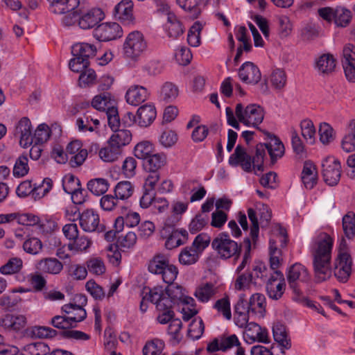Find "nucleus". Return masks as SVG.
Instances as JSON below:
<instances>
[{
  "label": "nucleus",
  "mask_w": 355,
  "mask_h": 355,
  "mask_svg": "<svg viewBox=\"0 0 355 355\" xmlns=\"http://www.w3.org/2000/svg\"><path fill=\"white\" fill-rule=\"evenodd\" d=\"M333 239L327 233H320L312 250L313 267L317 283L327 281L331 277V251Z\"/></svg>",
  "instance_id": "f257e3e1"
},
{
  "label": "nucleus",
  "mask_w": 355,
  "mask_h": 355,
  "mask_svg": "<svg viewBox=\"0 0 355 355\" xmlns=\"http://www.w3.org/2000/svg\"><path fill=\"white\" fill-rule=\"evenodd\" d=\"M225 112L228 125L235 129L239 130V122H241L247 126H252L261 131L259 125L262 123L265 113L263 108L260 105L250 104L244 107L241 103H238L235 107V115L230 107H226Z\"/></svg>",
  "instance_id": "f03ea898"
},
{
  "label": "nucleus",
  "mask_w": 355,
  "mask_h": 355,
  "mask_svg": "<svg viewBox=\"0 0 355 355\" xmlns=\"http://www.w3.org/2000/svg\"><path fill=\"white\" fill-rule=\"evenodd\" d=\"M76 303L66 304L62 306V311L67 315L72 314L74 311H78V315H55L51 318V324L55 328L68 331L76 327V324L87 318V312L83 308L87 304V297L84 295H76Z\"/></svg>",
  "instance_id": "7ed1b4c3"
},
{
  "label": "nucleus",
  "mask_w": 355,
  "mask_h": 355,
  "mask_svg": "<svg viewBox=\"0 0 355 355\" xmlns=\"http://www.w3.org/2000/svg\"><path fill=\"white\" fill-rule=\"evenodd\" d=\"M269 139L267 143H259L256 146L255 155L252 158L253 168L259 171H263V159L267 150L270 157L271 165L276 163L277 160L281 158L285 151L284 146L279 139L275 135L270 134L266 130H261Z\"/></svg>",
  "instance_id": "20e7f679"
},
{
  "label": "nucleus",
  "mask_w": 355,
  "mask_h": 355,
  "mask_svg": "<svg viewBox=\"0 0 355 355\" xmlns=\"http://www.w3.org/2000/svg\"><path fill=\"white\" fill-rule=\"evenodd\" d=\"M211 245L218 257L223 259L239 257L241 251V245L231 239L230 235L224 232L217 234Z\"/></svg>",
  "instance_id": "39448f33"
},
{
  "label": "nucleus",
  "mask_w": 355,
  "mask_h": 355,
  "mask_svg": "<svg viewBox=\"0 0 355 355\" xmlns=\"http://www.w3.org/2000/svg\"><path fill=\"white\" fill-rule=\"evenodd\" d=\"M51 12L57 15H65L62 21L66 26L73 24L78 15L74 12L78 8L79 0H47Z\"/></svg>",
  "instance_id": "423d86ee"
},
{
  "label": "nucleus",
  "mask_w": 355,
  "mask_h": 355,
  "mask_svg": "<svg viewBox=\"0 0 355 355\" xmlns=\"http://www.w3.org/2000/svg\"><path fill=\"white\" fill-rule=\"evenodd\" d=\"M147 43L143 34L137 31L130 33L123 43V55L132 60H137L146 50Z\"/></svg>",
  "instance_id": "0eeeda50"
},
{
  "label": "nucleus",
  "mask_w": 355,
  "mask_h": 355,
  "mask_svg": "<svg viewBox=\"0 0 355 355\" xmlns=\"http://www.w3.org/2000/svg\"><path fill=\"white\" fill-rule=\"evenodd\" d=\"M143 295V300H148L156 306L157 311L171 310L175 304L173 300L166 295L162 287L148 288Z\"/></svg>",
  "instance_id": "6e6552de"
},
{
  "label": "nucleus",
  "mask_w": 355,
  "mask_h": 355,
  "mask_svg": "<svg viewBox=\"0 0 355 355\" xmlns=\"http://www.w3.org/2000/svg\"><path fill=\"white\" fill-rule=\"evenodd\" d=\"M309 279L310 275L308 270L302 264L296 263L289 268L287 273V280L291 288L296 295H300L301 294L297 281L306 283Z\"/></svg>",
  "instance_id": "1a4fd4ad"
},
{
  "label": "nucleus",
  "mask_w": 355,
  "mask_h": 355,
  "mask_svg": "<svg viewBox=\"0 0 355 355\" xmlns=\"http://www.w3.org/2000/svg\"><path fill=\"white\" fill-rule=\"evenodd\" d=\"M322 166L324 181L329 186L336 185L341 175V166L339 160L333 157H327L323 161Z\"/></svg>",
  "instance_id": "9d476101"
},
{
  "label": "nucleus",
  "mask_w": 355,
  "mask_h": 355,
  "mask_svg": "<svg viewBox=\"0 0 355 355\" xmlns=\"http://www.w3.org/2000/svg\"><path fill=\"white\" fill-rule=\"evenodd\" d=\"M78 17L76 21L82 29H90L97 25L103 18L104 14L100 8H92L88 10H75Z\"/></svg>",
  "instance_id": "9b49d317"
},
{
  "label": "nucleus",
  "mask_w": 355,
  "mask_h": 355,
  "mask_svg": "<svg viewBox=\"0 0 355 355\" xmlns=\"http://www.w3.org/2000/svg\"><path fill=\"white\" fill-rule=\"evenodd\" d=\"M352 259L349 253L338 254L334 261V274L340 282H347L352 273Z\"/></svg>",
  "instance_id": "f8f14e48"
},
{
  "label": "nucleus",
  "mask_w": 355,
  "mask_h": 355,
  "mask_svg": "<svg viewBox=\"0 0 355 355\" xmlns=\"http://www.w3.org/2000/svg\"><path fill=\"white\" fill-rule=\"evenodd\" d=\"M52 188V181L51 179L46 178L38 186L32 187L31 182L26 180L22 182L17 188L16 193L19 197H25L32 192L37 196L43 197Z\"/></svg>",
  "instance_id": "ddd939ff"
},
{
  "label": "nucleus",
  "mask_w": 355,
  "mask_h": 355,
  "mask_svg": "<svg viewBox=\"0 0 355 355\" xmlns=\"http://www.w3.org/2000/svg\"><path fill=\"white\" fill-rule=\"evenodd\" d=\"M123 31L116 22H107L99 24L94 31V36L98 41H110L121 37Z\"/></svg>",
  "instance_id": "4468645a"
},
{
  "label": "nucleus",
  "mask_w": 355,
  "mask_h": 355,
  "mask_svg": "<svg viewBox=\"0 0 355 355\" xmlns=\"http://www.w3.org/2000/svg\"><path fill=\"white\" fill-rule=\"evenodd\" d=\"M79 223L81 228L87 232H103L105 227L100 223L99 215L92 209H87L79 214Z\"/></svg>",
  "instance_id": "2eb2a0df"
},
{
  "label": "nucleus",
  "mask_w": 355,
  "mask_h": 355,
  "mask_svg": "<svg viewBox=\"0 0 355 355\" xmlns=\"http://www.w3.org/2000/svg\"><path fill=\"white\" fill-rule=\"evenodd\" d=\"M342 65L348 81L355 83V46L347 44L343 49Z\"/></svg>",
  "instance_id": "dca6fc26"
},
{
  "label": "nucleus",
  "mask_w": 355,
  "mask_h": 355,
  "mask_svg": "<svg viewBox=\"0 0 355 355\" xmlns=\"http://www.w3.org/2000/svg\"><path fill=\"white\" fill-rule=\"evenodd\" d=\"M15 136L19 137V144L23 148L33 144L31 122L27 117H23L17 124Z\"/></svg>",
  "instance_id": "f3484780"
},
{
  "label": "nucleus",
  "mask_w": 355,
  "mask_h": 355,
  "mask_svg": "<svg viewBox=\"0 0 355 355\" xmlns=\"http://www.w3.org/2000/svg\"><path fill=\"white\" fill-rule=\"evenodd\" d=\"M229 164L232 166H241L246 172H250L253 166L251 156L241 145H237L234 153L230 155Z\"/></svg>",
  "instance_id": "a211bd4d"
},
{
  "label": "nucleus",
  "mask_w": 355,
  "mask_h": 355,
  "mask_svg": "<svg viewBox=\"0 0 355 355\" xmlns=\"http://www.w3.org/2000/svg\"><path fill=\"white\" fill-rule=\"evenodd\" d=\"M66 152L71 155L69 164L72 167L81 166L88 155L87 150L82 149V144L78 140L70 142L66 148Z\"/></svg>",
  "instance_id": "6ab92c4d"
},
{
  "label": "nucleus",
  "mask_w": 355,
  "mask_h": 355,
  "mask_svg": "<svg viewBox=\"0 0 355 355\" xmlns=\"http://www.w3.org/2000/svg\"><path fill=\"white\" fill-rule=\"evenodd\" d=\"M239 76L243 83L255 85L261 80V74L253 62H246L239 68Z\"/></svg>",
  "instance_id": "aec40b11"
},
{
  "label": "nucleus",
  "mask_w": 355,
  "mask_h": 355,
  "mask_svg": "<svg viewBox=\"0 0 355 355\" xmlns=\"http://www.w3.org/2000/svg\"><path fill=\"white\" fill-rule=\"evenodd\" d=\"M133 3L131 0H122L114 10V17L125 24H131L135 21L133 16Z\"/></svg>",
  "instance_id": "412c9836"
},
{
  "label": "nucleus",
  "mask_w": 355,
  "mask_h": 355,
  "mask_svg": "<svg viewBox=\"0 0 355 355\" xmlns=\"http://www.w3.org/2000/svg\"><path fill=\"white\" fill-rule=\"evenodd\" d=\"M244 338L248 343L258 341L266 343L268 342V333L255 322H250L245 328Z\"/></svg>",
  "instance_id": "4be33fe9"
},
{
  "label": "nucleus",
  "mask_w": 355,
  "mask_h": 355,
  "mask_svg": "<svg viewBox=\"0 0 355 355\" xmlns=\"http://www.w3.org/2000/svg\"><path fill=\"white\" fill-rule=\"evenodd\" d=\"M149 96L147 89L140 85H132L126 92L125 99L128 104L137 106L146 101Z\"/></svg>",
  "instance_id": "5701e85b"
},
{
  "label": "nucleus",
  "mask_w": 355,
  "mask_h": 355,
  "mask_svg": "<svg viewBox=\"0 0 355 355\" xmlns=\"http://www.w3.org/2000/svg\"><path fill=\"white\" fill-rule=\"evenodd\" d=\"M250 274L252 280V285L262 286L268 280L270 270L263 262L257 261L252 266Z\"/></svg>",
  "instance_id": "b1692460"
},
{
  "label": "nucleus",
  "mask_w": 355,
  "mask_h": 355,
  "mask_svg": "<svg viewBox=\"0 0 355 355\" xmlns=\"http://www.w3.org/2000/svg\"><path fill=\"white\" fill-rule=\"evenodd\" d=\"M156 110L153 104H145L137 110V123L139 126L146 128L155 119Z\"/></svg>",
  "instance_id": "393cba45"
},
{
  "label": "nucleus",
  "mask_w": 355,
  "mask_h": 355,
  "mask_svg": "<svg viewBox=\"0 0 355 355\" xmlns=\"http://www.w3.org/2000/svg\"><path fill=\"white\" fill-rule=\"evenodd\" d=\"M36 268L42 273L58 275L63 269V264L56 258H44L36 264Z\"/></svg>",
  "instance_id": "a878e982"
},
{
  "label": "nucleus",
  "mask_w": 355,
  "mask_h": 355,
  "mask_svg": "<svg viewBox=\"0 0 355 355\" xmlns=\"http://www.w3.org/2000/svg\"><path fill=\"white\" fill-rule=\"evenodd\" d=\"M91 105L94 109L106 113L107 111L114 107L116 103L110 93L103 92L95 96L91 102Z\"/></svg>",
  "instance_id": "bb28decb"
},
{
  "label": "nucleus",
  "mask_w": 355,
  "mask_h": 355,
  "mask_svg": "<svg viewBox=\"0 0 355 355\" xmlns=\"http://www.w3.org/2000/svg\"><path fill=\"white\" fill-rule=\"evenodd\" d=\"M276 278H280V282L277 284L268 283L266 284V291L270 298L272 300L280 299L286 288V283L283 273L280 270H275Z\"/></svg>",
  "instance_id": "cd10ccee"
},
{
  "label": "nucleus",
  "mask_w": 355,
  "mask_h": 355,
  "mask_svg": "<svg viewBox=\"0 0 355 355\" xmlns=\"http://www.w3.org/2000/svg\"><path fill=\"white\" fill-rule=\"evenodd\" d=\"M336 62L332 55L323 54L316 60L315 67L319 73L329 75L334 71Z\"/></svg>",
  "instance_id": "c85d7f7f"
},
{
  "label": "nucleus",
  "mask_w": 355,
  "mask_h": 355,
  "mask_svg": "<svg viewBox=\"0 0 355 355\" xmlns=\"http://www.w3.org/2000/svg\"><path fill=\"white\" fill-rule=\"evenodd\" d=\"M71 52L73 56L89 61V58L96 55V47L93 44L83 42L73 45Z\"/></svg>",
  "instance_id": "c756f323"
},
{
  "label": "nucleus",
  "mask_w": 355,
  "mask_h": 355,
  "mask_svg": "<svg viewBox=\"0 0 355 355\" xmlns=\"http://www.w3.org/2000/svg\"><path fill=\"white\" fill-rule=\"evenodd\" d=\"M122 152L121 148L117 146L109 139L107 145L100 149L99 157L105 162H113L116 161Z\"/></svg>",
  "instance_id": "7c9ffc66"
},
{
  "label": "nucleus",
  "mask_w": 355,
  "mask_h": 355,
  "mask_svg": "<svg viewBox=\"0 0 355 355\" xmlns=\"http://www.w3.org/2000/svg\"><path fill=\"white\" fill-rule=\"evenodd\" d=\"M266 311V297L263 294L254 293L250 297L248 313L263 317Z\"/></svg>",
  "instance_id": "2f4dec72"
},
{
  "label": "nucleus",
  "mask_w": 355,
  "mask_h": 355,
  "mask_svg": "<svg viewBox=\"0 0 355 355\" xmlns=\"http://www.w3.org/2000/svg\"><path fill=\"white\" fill-rule=\"evenodd\" d=\"M166 164V156L164 153L152 154L144 162V167L148 173L159 172Z\"/></svg>",
  "instance_id": "473e14b6"
},
{
  "label": "nucleus",
  "mask_w": 355,
  "mask_h": 355,
  "mask_svg": "<svg viewBox=\"0 0 355 355\" xmlns=\"http://www.w3.org/2000/svg\"><path fill=\"white\" fill-rule=\"evenodd\" d=\"M26 323V318L22 315H6L0 322V324L5 329L8 330L18 331L24 327Z\"/></svg>",
  "instance_id": "72a5a7b5"
},
{
  "label": "nucleus",
  "mask_w": 355,
  "mask_h": 355,
  "mask_svg": "<svg viewBox=\"0 0 355 355\" xmlns=\"http://www.w3.org/2000/svg\"><path fill=\"white\" fill-rule=\"evenodd\" d=\"M188 239V233L185 230H176L172 232L165 243L167 249L171 250L183 245Z\"/></svg>",
  "instance_id": "f704fd0d"
},
{
  "label": "nucleus",
  "mask_w": 355,
  "mask_h": 355,
  "mask_svg": "<svg viewBox=\"0 0 355 355\" xmlns=\"http://www.w3.org/2000/svg\"><path fill=\"white\" fill-rule=\"evenodd\" d=\"M179 95L178 87L172 82L164 83L160 89V98L166 103L174 101Z\"/></svg>",
  "instance_id": "c9c22d12"
},
{
  "label": "nucleus",
  "mask_w": 355,
  "mask_h": 355,
  "mask_svg": "<svg viewBox=\"0 0 355 355\" xmlns=\"http://www.w3.org/2000/svg\"><path fill=\"white\" fill-rule=\"evenodd\" d=\"M273 337L279 345L285 349H289L291 346L290 340L288 338L286 327L280 323L276 322L272 327Z\"/></svg>",
  "instance_id": "e433bc0d"
},
{
  "label": "nucleus",
  "mask_w": 355,
  "mask_h": 355,
  "mask_svg": "<svg viewBox=\"0 0 355 355\" xmlns=\"http://www.w3.org/2000/svg\"><path fill=\"white\" fill-rule=\"evenodd\" d=\"M88 190L95 196H101L107 192L110 184L104 178H94L87 182Z\"/></svg>",
  "instance_id": "4c0bfd02"
},
{
  "label": "nucleus",
  "mask_w": 355,
  "mask_h": 355,
  "mask_svg": "<svg viewBox=\"0 0 355 355\" xmlns=\"http://www.w3.org/2000/svg\"><path fill=\"white\" fill-rule=\"evenodd\" d=\"M216 293V288L211 283H206L198 286L194 293L196 297L202 302H208Z\"/></svg>",
  "instance_id": "58836bf2"
},
{
  "label": "nucleus",
  "mask_w": 355,
  "mask_h": 355,
  "mask_svg": "<svg viewBox=\"0 0 355 355\" xmlns=\"http://www.w3.org/2000/svg\"><path fill=\"white\" fill-rule=\"evenodd\" d=\"M50 352L49 346L42 342L30 343L23 347L21 355H46Z\"/></svg>",
  "instance_id": "ea45409f"
},
{
  "label": "nucleus",
  "mask_w": 355,
  "mask_h": 355,
  "mask_svg": "<svg viewBox=\"0 0 355 355\" xmlns=\"http://www.w3.org/2000/svg\"><path fill=\"white\" fill-rule=\"evenodd\" d=\"M167 256L158 254L153 257L148 263V270L153 274L159 275L168 262Z\"/></svg>",
  "instance_id": "a19ab883"
},
{
  "label": "nucleus",
  "mask_w": 355,
  "mask_h": 355,
  "mask_svg": "<svg viewBox=\"0 0 355 355\" xmlns=\"http://www.w3.org/2000/svg\"><path fill=\"white\" fill-rule=\"evenodd\" d=\"M343 230L345 236L351 240L355 237V214L353 211L347 212L343 217Z\"/></svg>",
  "instance_id": "79ce46f5"
},
{
  "label": "nucleus",
  "mask_w": 355,
  "mask_h": 355,
  "mask_svg": "<svg viewBox=\"0 0 355 355\" xmlns=\"http://www.w3.org/2000/svg\"><path fill=\"white\" fill-rule=\"evenodd\" d=\"M114 132L109 139L120 148L128 144L132 140V134L128 130L119 128Z\"/></svg>",
  "instance_id": "37998d69"
},
{
  "label": "nucleus",
  "mask_w": 355,
  "mask_h": 355,
  "mask_svg": "<svg viewBox=\"0 0 355 355\" xmlns=\"http://www.w3.org/2000/svg\"><path fill=\"white\" fill-rule=\"evenodd\" d=\"M91 122L94 123L96 128L100 124L99 120L97 118L93 116L89 112H87L83 117L78 118L76 120V125L80 131L93 132L94 128L91 125Z\"/></svg>",
  "instance_id": "c03bdc74"
},
{
  "label": "nucleus",
  "mask_w": 355,
  "mask_h": 355,
  "mask_svg": "<svg viewBox=\"0 0 355 355\" xmlns=\"http://www.w3.org/2000/svg\"><path fill=\"white\" fill-rule=\"evenodd\" d=\"M92 243V240L85 235L78 236L72 242L68 243L69 250L75 252H85Z\"/></svg>",
  "instance_id": "a18cd8bd"
},
{
  "label": "nucleus",
  "mask_w": 355,
  "mask_h": 355,
  "mask_svg": "<svg viewBox=\"0 0 355 355\" xmlns=\"http://www.w3.org/2000/svg\"><path fill=\"white\" fill-rule=\"evenodd\" d=\"M23 267V261L19 257H12L0 268V272L3 275H12L18 273Z\"/></svg>",
  "instance_id": "49530a36"
},
{
  "label": "nucleus",
  "mask_w": 355,
  "mask_h": 355,
  "mask_svg": "<svg viewBox=\"0 0 355 355\" xmlns=\"http://www.w3.org/2000/svg\"><path fill=\"white\" fill-rule=\"evenodd\" d=\"M114 191L118 200H126L132 195L134 187L130 182L122 181L115 186Z\"/></svg>",
  "instance_id": "de8ad7c7"
},
{
  "label": "nucleus",
  "mask_w": 355,
  "mask_h": 355,
  "mask_svg": "<svg viewBox=\"0 0 355 355\" xmlns=\"http://www.w3.org/2000/svg\"><path fill=\"white\" fill-rule=\"evenodd\" d=\"M166 28L168 35L170 37L177 38L183 33V28L181 23L176 19L175 15H168Z\"/></svg>",
  "instance_id": "09e8293b"
},
{
  "label": "nucleus",
  "mask_w": 355,
  "mask_h": 355,
  "mask_svg": "<svg viewBox=\"0 0 355 355\" xmlns=\"http://www.w3.org/2000/svg\"><path fill=\"white\" fill-rule=\"evenodd\" d=\"M352 19L351 11L344 7L335 8L334 22L338 26H347Z\"/></svg>",
  "instance_id": "8fccbe9b"
},
{
  "label": "nucleus",
  "mask_w": 355,
  "mask_h": 355,
  "mask_svg": "<svg viewBox=\"0 0 355 355\" xmlns=\"http://www.w3.org/2000/svg\"><path fill=\"white\" fill-rule=\"evenodd\" d=\"M153 153V144L148 141H144L138 143L134 148V154L135 157L144 161L147 159Z\"/></svg>",
  "instance_id": "3c124183"
},
{
  "label": "nucleus",
  "mask_w": 355,
  "mask_h": 355,
  "mask_svg": "<svg viewBox=\"0 0 355 355\" xmlns=\"http://www.w3.org/2000/svg\"><path fill=\"white\" fill-rule=\"evenodd\" d=\"M164 291L166 293V295H168V297L173 300L174 304L179 301H182L184 299H189L192 301L193 300L192 297L184 296L182 286L173 283L168 284Z\"/></svg>",
  "instance_id": "603ef678"
},
{
  "label": "nucleus",
  "mask_w": 355,
  "mask_h": 355,
  "mask_svg": "<svg viewBox=\"0 0 355 355\" xmlns=\"http://www.w3.org/2000/svg\"><path fill=\"white\" fill-rule=\"evenodd\" d=\"M178 5L184 10L189 12L193 18H197L200 14L199 7L200 0H176Z\"/></svg>",
  "instance_id": "864d4df0"
},
{
  "label": "nucleus",
  "mask_w": 355,
  "mask_h": 355,
  "mask_svg": "<svg viewBox=\"0 0 355 355\" xmlns=\"http://www.w3.org/2000/svg\"><path fill=\"white\" fill-rule=\"evenodd\" d=\"M199 253L191 246L184 248L179 255V261L183 265H191L199 259Z\"/></svg>",
  "instance_id": "5fc2aeb1"
},
{
  "label": "nucleus",
  "mask_w": 355,
  "mask_h": 355,
  "mask_svg": "<svg viewBox=\"0 0 355 355\" xmlns=\"http://www.w3.org/2000/svg\"><path fill=\"white\" fill-rule=\"evenodd\" d=\"M257 215V212L252 208H249L248 209V216L250 221L251 222L250 235L254 245L258 240L259 232Z\"/></svg>",
  "instance_id": "6e6d98bb"
},
{
  "label": "nucleus",
  "mask_w": 355,
  "mask_h": 355,
  "mask_svg": "<svg viewBox=\"0 0 355 355\" xmlns=\"http://www.w3.org/2000/svg\"><path fill=\"white\" fill-rule=\"evenodd\" d=\"M86 264L88 271L93 275H101L105 272V263L100 257L90 258L87 261Z\"/></svg>",
  "instance_id": "4d7b16f0"
},
{
  "label": "nucleus",
  "mask_w": 355,
  "mask_h": 355,
  "mask_svg": "<svg viewBox=\"0 0 355 355\" xmlns=\"http://www.w3.org/2000/svg\"><path fill=\"white\" fill-rule=\"evenodd\" d=\"M302 135L311 144L315 141V129L311 120H303L300 123Z\"/></svg>",
  "instance_id": "13d9d810"
},
{
  "label": "nucleus",
  "mask_w": 355,
  "mask_h": 355,
  "mask_svg": "<svg viewBox=\"0 0 355 355\" xmlns=\"http://www.w3.org/2000/svg\"><path fill=\"white\" fill-rule=\"evenodd\" d=\"M202 28L201 24L198 21L190 28L187 35V42L190 46L196 47L200 45Z\"/></svg>",
  "instance_id": "bf43d9fd"
},
{
  "label": "nucleus",
  "mask_w": 355,
  "mask_h": 355,
  "mask_svg": "<svg viewBox=\"0 0 355 355\" xmlns=\"http://www.w3.org/2000/svg\"><path fill=\"white\" fill-rule=\"evenodd\" d=\"M50 132L49 127L46 124L39 125L33 135V143L41 144L46 142L50 137Z\"/></svg>",
  "instance_id": "052dcab7"
},
{
  "label": "nucleus",
  "mask_w": 355,
  "mask_h": 355,
  "mask_svg": "<svg viewBox=\"0 0 355 355\" xmlns=\"http://www.w3.org/2000/svg\"><path fill=\"white\" fill-rule=\"evenodd\" d=\"M270 83L275 89H282L286 83V75L280 69H275L270 76Z\"/></svg>",
  "instance_id": "680f3d73"
},
{
  "label": "nucleus",
  "mask_w": 355,
  "mask_h": 355,
  "mask_svg": "<svg viewBox=\"0 0 355 355\" xmlns=\"http://www.w3.org/2000/svg\"><path fill=\"white\" fill-rule=\"evenodd\" d=\"M29 171L28 165V158L26 155L19 156L13 168V175L15 177H23L26 175Z\"/></svg>",
  "instance_id": "e2e57ef3"
},
{
  "label": "nucleus",
  "mask_w": 355,
  "mask_h": 355,
  "mask_svg": "<svg viewBox=\"0 0 355 355\" xmlns=\"http://www.w3.org/2000/svg\"><path fill=\"white\" fill-rule=\"evenodd\" d=\"M42 241L35 237L26 240L23 244L24 250L31 254H37L42 249Z\"/></svg>",
  "instance_id": "0e129e2a"
},
{
  "label": "nucleus",
  "mask_w": 355,
  "mask_h": 355,
  "mask_svg": "<svg viewBox=\"0 0 355 355\" xmlns=\"http://www.w3.org/2000/svg\"><path fill=\"white\" fill-rule=\"evenodd\" d=\"M96 79V74L92 69L85 68L79 76V85L82 87H86L94 84Z\"/></svg>",
  "instance_id": "69168bd1"
},
{
  "label": "nucleus",
  "mask_w": 355,
  "mask_h": 355,
  "mask_svg": "<svg viewBox=\"0 0 355 355\" xmlns=\"http://www.w3.org/2000/svg\"><path fill=\"white\" fill-rule=\"evenodd\" d=\"M318 132L320 140L323 144H329L334 140V129L329 123H321Z\"/></svg>",
  "instance_id": "338daca9"
},
{
  "label": "nucleus",
  "mask_w": 355,
  "mask_h": 355,
  "mask_svg": "<svg viewBox=\"0 0 355 355\" xmlns=\"http://www.w3.org/2000/svg\"><path fill=\"white\" fill-rule=\"evenodd\" d=\"M175 58L179 64L185 66L190 63L192 59V54L189 48L180 46L176 50Z\"/></svg>",
  "instance_id": "774afa93"
}]
</instances>
